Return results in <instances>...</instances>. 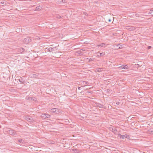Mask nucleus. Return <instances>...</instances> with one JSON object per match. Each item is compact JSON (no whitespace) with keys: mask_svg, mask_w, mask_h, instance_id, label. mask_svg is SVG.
Wrapping results in <instances>:
<instances>
[{"mask_svg":"<svg viewBox=\"0 0 153 153\" xmlns=\"http://www.w3.org/2000/svg\"><path fill=\"white\" fill-rule=\"evenodd\" d=\"M108 91V89L107 91Z\"/></svg>","mask_w":153,"mask_h":153,"instance_id":"obj_35","label":"nucleus"},{"mask_svg":"<svg viewBox=\"0 0 153 153\" xmlns=\"http://www.w3.org/2000/svg\"><path fill=\"white\" fill-rule=\"evenodd\" d=\"M31 77H33L35 78H37L38 77V75L36 74H31Z\"/></svg>","mask_w":153,"mask_h":153,"instance_id":"obj_14","label":"nucleus"},{"mask_svg":"<svg viewBox=\"0 0 153 153\" xmlns=\"http://www.w3.org/2000/svg\"><path fill=\"white\" fill-rule=\"evenodd\" d=\"M85 51V49H84V48L81 49L80 51H79V54H82V53H81V52L84 51Z\"/></svg>","mask_w":153,"mask_h":153,"instance_id":"obj_22","label":"nucleus"},{"mask_svg":"<svg viewBox=\"0 0 153 153\" xmlns=\"http://www.w3.org/2000/svg\"><path fill=\"white\" fill-rule=\"evenodd\" d=\"M0 3L2 4H4V5H6V2L5 1H1L0 2Z\"/></svg>","mask_w":153,"mask_h":153,"instance_id":"obj_25","label":"nucleus"},{"mask_svg":"<svg viewBox=\"0 0 153 153\" xmlns=\"http://www.w3.org/2000/svg\"><path fill=\"white\" fill-rule=\"evenodd\" d=\"M55 17L57 19H60L62 18V17L59 15H56L55 16Z\"/></svg>","mask_w":153,"mask_h":153,"instance_id":"obj_21","label":"nucleus"},{"mask_svg":"<svg viewBox=\"0 0 153 153\" xmlns=\"http://www.w3.org/2000/svg\"><path fill=\"white\" fill-rule=\"evenodd\" d=\"M50 116L48 114H42L41 115L42 118L46 119L50 117Z\"/></svg>","mask_w":153,"mask_h":153,"instance_id":"obj_3","label":"nucleus"},{"mask_svg":"<svg viewBox=\"0 0 153 153\" xmlns=\"http://www.w3.org/2000/svg\"><path fill=\"white\" fill-rule=\"evenodd\" d=\"M97 105L98 107L101 108H103L104 107V106L103 105L100 103H97Z\"/></svg>","mask_w":153,"mask_h":153,"instance_id":"obj_12","label":"nucleus"},{"mask_svg":"<svg viewBox=\"0 0 153 153\" xmlns=\"http://www.w3.org/2000/svg\"><path fill=\"white\" fill-rule=\"evenodd\" d=\"M26 98L28 100H31L32 101H36L37 100V99L35 97H26Z\"/></svg>","mask_w":153,"mask_h":153,"instance_id":"obj_8","label":"nucleus"},{"mask_svg":"<svg viewBox=\"0 0 153 153\" xmlns=\"http://www.w3.org/2000/svg\"><path fill=\"white\" fill-rule=\"evenodd\" d=\"M122 48V45H120V47H119L118 48H119V49H120V48Z\"/></svg>","mask_w":153,"mask_h":153,"instance_id":"obj_31","label":"nucleus"},{"mask_svg":"<svg viewBox=\"0 0 153 153\" xmlns=\"http://www.w3.org/2000/svg\"><path fill=\"white\" fill-rule=\"evenodd\" d=\"M105 45V44L104 43H102L100 45H97L96 46V47H103L104 45Z\"/></svg>","mask_w":153,"mask_h":153,"instance_id":"obj_16","label":"nucleus"},{"mask_svg":"<svg viewBox=\"0 0 153 153\" xmlns=\"http://www.w3.org/2000/svg\"><path fill=\"white\" fill-rule=\"evenodd\" d=\"M108 91V89L107 91Z\"/></svg>","mask_w":153,"mask_h":153,"instance_id":"obj_34","label":"nucleus"},{"mask_svg":"<svg viewBox=\"0 0 153 153\" xmlns=\"http://www.w3.org/2000/svg\"><path fill=\"white\" fill-rule=\"evenodd\" d=\"M91 88H89V89H90Z\"/></svg>","mask_w":153,"mask_h":153,"instance_id":"obj_39","label":"nucleus"},{"mask_svg":"<svg viewBox=\"0 0 153 153\" xmlns=\"http://www.w3.org/2000/svg\"><path fill=\"white\" fill-rule=\"evenodd\" d=\"M96 70L97 71L100 72L102 71V69L100 68H97L96 69Z\"/></svg>","mask_w":153,"mask_h":153,"instance_id":"obj_18","label":"nucleus"},{"mask_svg":"<svg viewBox=\"0 0 153 153\" xmlns=\"http://www.w3.org/2000/svg\"><path fill=\"white\" fill-rule=\"evenodd\" d=\"M19 82H21V83H23L25 81L24 80H23L22 78H21L20 79H19Z\"/></svg>","mask_w":153,"mask_h":153,"instance_id":"obj_20","label":"nucleus"},{"mask_svg":"<svg viewBox=\"0 0 153 153\" xmlns=\"http://www.w3.org/2000/svg\"><path fill=\"white\" fill-rule=\"evenodd\" d=\"M31 41V39L30 37H27L24 39V42L28 44Z\"/></svg>","mask_w":153,"mask_h":153,"instance_id":"obj_5","label":"nucleus"},{"mask_svg":"<svg viewBox=\"0 0 153 153\" xmlns=\"http://www.w3.org/2000/svg\"><path fill=\"white\" fill-rule=\"evenodd\" d=\"M52 111L54 112H56V110L57 109L56 108H53L52 109Z\"/></svg>","mask_w":153,"mask_h":153,"instance_id":"obj_26","label":"nucleus"},{"mask_svg":"<svg viewBox=\"0 0 153 153\" xmlns=\"http://www.w3.org/2000/svg\"><path fill=\"white\" fill-rule=\"evenodd\" d=\"M108 91V89L107 91Z\"/></svg>","mask_w":153,"mask_h":153,"instance_id":"obj_36","label":"nucleus"},{"mask_svg":"<svg viewBox=\"0 0 153 153\" xmlns=\"http://www.w3.org/2000/svg\"><path fill=\"white\" fill-rule=\"evenodd\" d=\"M104 54L103 53H98V54L97 55L98 56H102Z\"/></svg>","mask_w":153,"mask_h":153,"instance_id":"obj_23","label":"nucleus"},{"mask_svg":"<svg viewBox=\"0 0 153 153\" xmlns=\"http://www.w3.org/2000/svg\"><path fill=\"white\" fill-rule=\"evenodd\" d=\"M52 143V144H53V142H52V143Z\"/></svg>","mask_w":153,"mask_h":153,"instance_id":"obj_38","label":"nucleus"},{"mask_svg":"<svg viewBox=\"0 0 153 153\" xmlns=\"http://www.w3.org/2000/svg\"><path fill=\"white\" fill-rule=\"evenodd\" d=\"M118 135L119 136L120 139H124L125 138H127L128 139L130 138L129 136L127 134L121 135V134H119Z\"/></svg>","mask_w":153,"mask_h":153,"instance_id":"obj_2","label":"nucleus"},{"mask_svg":"<svg viewBox=\"0 0 153 153\" xmlns=\"http://www.w3.org/2000/svg\"><path fill=\"white\" fill-rule=\"evenodd\" d=\"M87 93H88L89 94H92L93 93V92L92 91H88L87 92Z\"/></svg>","mask_w":153,"mask_h":153,"instance_id":"obj_27","label":"nucleus"},{"mask_svg":"<svg viewBox=\"0 0 153 153\" xmlns=\"http://www.w3.org/2000/svg\"><path fill=\"white\" fill-rule=\"evenodd\" d=\"M108 128L110 131H111L113 133L115 134H116L117 132V129L116 128L113 126H110L108 127Z\"/></svg>","mask_w":153,"mask_h":153,"instance_id":"obj_1","label":"nucleus"},{"mask_svg":"<svg viewBox=\"0 0 153 153\" xmlns=\"http://www.w3.org/2000/svg\"><path fill=\"white\" fill-rule=\"evenodd\" d=\"M120 104V102H116V104L117 105H119Z\"/></svg>","mask_w":153,"mask_h":153,"instance_id":"obj_30","label":"nucleus"},{"mask_svg":"<svg viewBox=\"0 0 153 153\" xmlns=\"http://www.w3.org/2000/svg\"><path fill=\"white\" fill-rule=\"evenodd\" d=\"M47 51H48L51 52V51H54V50H53V48H50L48 49L47 50Z\"/></svg>","mask_w":153,"mask_h":153,"instance_id":"obj_17","label":"nucleus"},{"mask_svg":"<svg viewBox=\"0 0 153 153\" xmlns=\"http://www.w3.org/2000/svg\"><path fill=\"white\" fill-rule=\"evenodd\" d=\"M148 14H150V15H151L152 16H153V9H152L150 11H149V13H148Z\"/></svg>","mask_w":153,"mask_h":153,"instance_id":"obj_19","label":"nucleus"},{"mask_svg":"<svg viewBox=\"0 0 153 153\" xmlns=\"http://www.w3.org/2000/svg\"><path fill=\"white\" fill-rule=\"evenodd\" d=\"M126 28L128 30H129V31H133L135 29V27L133 26H127Z\"/></svg>","mask_w":153,"mask_h":153,"instance_id":"obj_6","label":"nucleus"},{"mask_svg":"<svg viewBox=\"0 0 153 153\" xmlns=\"http://www.w3.org/2000/svg\"><path fill=\"white\" fill-rule=\"evenodd\" d=\"M94 60V59L93 58H91L89 59V61H93Z\"/></svg>","mask_w":153,"mask_h":153,"instance_id":"obj_28","label":"nucleus"},{"mask_svg":"<svg viewBox=\"0 0 153 153\" xmlns=\"http://www.w3.org/2000/svg\"><path fill=\"white\" fill-rule=\"evenodd\" d=\"M148 133L150 134H153V128H151L148 130Z\"/></svg>","mask_w":153,"mask_h":153,"instance_id":"obj_15","label":"nucleus"},{"mask_svg":"<svg viewBox=\"0 0 153 153\" xmlns=\"http://www.w3.org/2000/svg\"><path fill=\"white\" fill-rule=\"evenodd\" d=\"M16 50L17 51L19 52V53H22L25 51V49L23 48H22L17 49Z\"/></svg>","mask_w":153,"mask_h":153,"instance_id":"obj_10","label":"nucleus"},{"mask_svg":"<svg viewBox=\"0 0 153 153\" xmlns=\"http://www.w3.org/2000/svg\"><path fill=\"white\" fill-rule=\"evenodd\" d=\"M1 27V26H0V27Z\"/></svg>","mask_w":153,"mask_h":153,"instance_id":"obj_40","label":"nucleus"},{"mask_svg":"<svg viewBox=\"0 0 153 153\" xmlns=\"http://www.w3.org/2000/svg\"><path fill=\"white\" fill-rule=\"evenodd\" d=\"M151 48V46H149L148 47V49H150Z\"/></svg>","mask_w":153,"mask_h":153,"instance_id":"obj_29","label":"nucleus"},{"mask_svg":"<svg viewBox=\"0 0 153 153\" xmlns=\"http://www.w3.org/2000/svg\"><path fill=\"white\" fill-rule=\"evenodd\" d=\"M18 141L20 143H24V141L22 139H20Z\"/></svg>","mask_w":153,"mask_h":153,"instance_id":"obj_24","label":"nucleus"},{"mask_svg":"<svg viewBox=\"0 0 153 153\" xmlns=\"http://www.w3.org/2000/svg\"><path fill=\"white\" fill-rule=\"evenodd\" d=\"M78 89L79 90H80V88H81V87H78Z\"/></svg>","mask_w":153,"mask_h":153,"instance_id":"obj_32","label":"nucleus"},{"mask_svg":"<svg viewBox=\"0 0 153 153\" xmlns=\"http://www.w3.org/2000/svg\"><path fill=\"white\" fill-rule=\"evenodd\" d=\"M89 83L86 81H83L82 82V83H81V85H84L82 87H85L86 86V84L88 85Z\"/></svg>","mask_w":153,"mask_h":153,"instance_id":"obj_13","label":"nucleus"},{"mask_svg":"<svg viewBox=\"0 0 153 153\" xmlns=\"http://www.w3.org/2000/svg\"><path fill=\"white\" fill-rule=\"evenodd\" d=\"M42 9V7L40 5L37 6L36 9L34 10L35 11H40Z\"/></svg>","mask_w":153,"mask_h":153,"instance_id":"obj_11","label":"nucleus"},{"mask_svg":"<svg viewBox=\"0 0 153 153\" xmlns=\"http://www.w3.org/2000/svg\"><path fill=\"white\" fill-rule=\"evenodd\" d=\"M108 21L109 22H110L111 21V19H108Z\"/></svg>","mask_w":153,"mask_h":153,"instance_id":"obj_33","label":"nucleus"},{"mask_svg":"<svg viewBox=\"0 0 153 153\" xmlns=\"http://www.w3.org/2000/svg\"><path fill=\"white\" fill-rule=\"evenodd\" d=\"M25 119L27 120L28 121L32 122L34 120L33 118L31 117H26Z\"/></svg>","mask_w":153,"mask_h":153,"instance_id":"obj_7","label":"nucleus"},{"mask_svg":"<svg viewBox=\"0 0 153 153\" xmlns=\"http://www.w3.org/2000/svg\"><path fill=\"white\" fill-rule=\"evenodd\" d=\"M118 68L120 70L122 69H125L127 70L128 69L129 67L128 66L126 65H122L120 67H119Z\"/></svg>","mask_w":153,"mask_h":153,"instance_id":"obj_4","label":"nucleus"},{"mask_svg":"<svg viewBox=\"0 0 153 153\" xmlns=\"http://www.w3.org/2000/svg\"><path fill=\"white\" fill-rule=\"evenodd\" d=\"M52 143V144H53V142H52V143Z\"/></svg>","mask_w":153,"mask_h":153,"instance_id":"obj_37","label":"nucleus"},{"mask_svg":"<svg viewBox=\"0 0 153 153\" xmlns=\"http://www.w3.org/2000/svg\"><path fill=\"white\" fill-rule=\"evenodd\" d=\"M9 134L11 135H14L16 134V132L14 130H10L9 131Z\"/></svg>","mask_w":153,"mask_h":153,"instance_id":"obj_9","label":"nucleus"}]
</instances>
